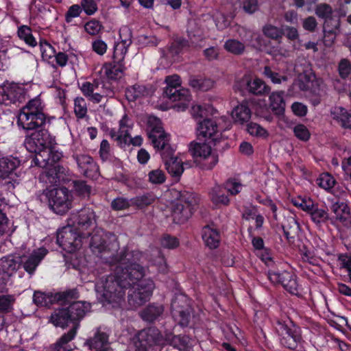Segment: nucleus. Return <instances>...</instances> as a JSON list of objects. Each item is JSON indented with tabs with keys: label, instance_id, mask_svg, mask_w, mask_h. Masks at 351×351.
Segmentation results:
<instances>
[{
	"label": "nucleus",
	"instance_id": "nucleus-1",
	"mask_svg": "<svg viewBox=\"0 0 351 351\" xmlns=\"http://www.w3.org/2000/svg\"><path fill=\"white\" fill-rule=\"evenodd\" d=\"M117 264L115 275L101 279L96 285L99 298L114 307L120 306L124 300L125 289L144 276V269L136 263L131 262L130 258L121 259Z\"/></svg>",
	"mask_w": 351,
	"mask_h": 351
},
{
	"label": "nucleus",
	"instance_id": "nucleus-2",
	"mask_svg": "<svg viewBox=\"0 0 351 351\" xmlns=\"http://www.w3.org/2000/svg\"><path fill=\"white\" fill-rule=\"evenodd\" d=\"M148 137L154 148L161 151L166 169L172 177L179 178L184 171L183 162L173 156L174 151L169 145V135L162 129L161 121L156 117L148 119Z\"/></svg>",
	"mask_w": 351,
	"mask_h": 351
},
{
	"label": "nucleus",
	"instance_id": "nucleus-3",
	"mask_svg": "<svg viewBox=\"0 0 351 351\" xmlns=\"http://www.w3.org/2000/svg\"><path fill=\"white\" fill-rule=\"evenodd\" d=\"M119 36L121 40L114 46L113 63L106 64L104 67L105 75L110 80H117L122 77L125 69L124 58L128 47L132 43L131 32L129 28L124 27L121 29Z\"/></svg>",
	"mask_w": 351,
	"mask_h": 351
},
{
	"label": "nucleus",
	"instance_id": "nucleus-4",
	"mask_svg": "<svg viewBox=\"0 0 351 351\" xmlns=\"http://www.w3.org/2000/svg\"><path fill=\"white\" fill-rule=\"evenodd\" d=\"M46 121L41 100L34 98L21 110L18 116V124L24 130H31L43 126Z\"/></svg>",
	"mask_w": 351,
	"mask_h": 351
},
{
	"label": "nucleus",
	"instance_id": "nucleus-5",
	"mask_svg": "<svg viewBox=\"0 0 351 351\" xmlns=\"http://www.w3.org/2000/svg\"><path fill=\"white\" fill-rule=\"evenodd\" d=\"M167 86L163 95L173 102H177L174 106L178 111H184L188 107L191 95L189 90L186 88H178L181 86V80L179 75H173L167 76L165 79Z\"/></svg>",
	"mask_w": 351,
	"mask_h": 351
},
{
	"label": "nucleus",
	"instance_id": "nucleus-6",
	"mask_svg": "<svg viewBox=\"0 0 351 351\" xmlns=\"http://www.w3.org/2000/svg\"><path fill=\"white\" fill-rule=\"evenodd\" d=\"M62 157L61 152L54 150L53 147L45 149L36 154L34 158L33 162L35 165L38 166L45 171L40 175L41 179L49 183L56 182V163L58 162Z\"/></svg>",
	"mask_w": 351,
	"mask_h": 351
},
{
	"label": "nucleus",
	"instance_id": "nucleus-7",
	"mask_svg": "<svg viewBox=\"0 0 351 351\" xmlns=\"http://www.w3.org/2000/svg\"><path fill=\"white\" fill-rule=\"evenodd\" d=\"M90 246L94 253L99 254L101 258L110 265H116L121 259L132 257L131 254H123L122 251L118 254V244L116 242L111 243L110 246L106 245L102 234L99 233L93 235Z\"/></svg>",
	"mask_w": 351,
	"mask_h": 351
},
{
	"label": "nucleus",
	"instance_id": "nucleus-8",
	"mask_svg": "<svg viewBox=\"0 0 351 351\" xmlns=\"http://www.w3.org/2000/svg\"><path fill=\"white\" fill-rule=\"evenodd\" d=\"M199 197L189 191L180 193L172 208L173 220L176 223H185L192 215V210L199 203Z\"/></svg>",
	"mask_w": 351,
	"mask_h": 351
},
{
	"label": "nucleus",
	"instance_id": "nucleus-9",
	"mask_svg": "<svg viewBox=\"0 0 351 351\" xmlns=\"http://www.w3.org/2000/svg\"><path fill=\"white\" fill-rule=\"evenodd\" d=\"M189 152L197 165L203 170H211L218 162V154L206 143H190Z\"/></svg>",
	"mask_w": 351,
	"mask_h": 351
},
{
	"label": "nucleus",
	"instance_id": "nucleus-10",
	"mask_svg": "<svg viewBox=\"0 0 351 351\" xmlns=\"http://www.w3.org/2000/svg\"><path fill=\"white\" fill-rule=\"evenodd\" d=\"M130 285L132 287L128 292V302L132 308H136L143 305L152 294L154 287L152 280L140 278Z\"/></svg>",
	"mask_w": 351,
	"mask_h": 351
},
{
	"label": "nucleus",
	"instance_id": "nucleus-11",
	"mask_svg": "<svg viewBox=\"0 0 351 351\" xmlns=\"http://www.w3.org/2000/svg\"><path fill=\"white\" fill-rule=\"evenodd\" d=\"M275 329L280 341L285 347L294 350L301 341L300 330L291 321L282 322L278 320L275 325Z\"/></svg>",
	"mask_w": 351,
	"mask_h": 351
},
{
	"label": "nucleus",
	"instance_id": "nucleus-12",
	"mask_svg": "<svg viewBox=\"0 0 351 351\" xmlns=\"http://www.w3.org/2000/svg\"><path fill=\"white\" fill-rule=\"evenodd\" d=\"M56 144L55 137L46 130H40L33 132L25 141L27 149L36 154L45 149L54 147Z\"/></svg>",
	"mask_w": 351,
	"mask_h": 351
},
{
	"label": "nucleus",
	"instance_id": "nucleus-13",
	"mask_svg": "<svg viewBox=\"0 0 351 351\" xmlns=\"http://www.w3.org/2000/svg\"><path fill=\"white\" fill-rule=\"evenodd\" d=\"M73 226L68 224L58 232L57 242L62 249L72 253L82 245V238Z\"/></svg>",
	"mask_w": 351,
	"mask_h": 351
},
{
	"label": "nucleus",
	"instance_id": "nucleus-14",
	"mask_svg": "<svg viewBox=\"0 0 351 351\" xmlns=\"http://www.w3.org/2000/svg\"><path fill=\"white\" fill-rule=\"evenodd\" d=\"M20 162L16 158H2L0 159V181H4L3 185L8 190L14 188L17 183V175L15 172Z\"/></svg>",
	"mask_w": 351,
	"mask_h": 351
},
{
	"label": "nucleus",
	"instance_id": "nucleus-15",
	"mask_svg": "<svg viewBox=\"0 0 351 351\" xmlns=\"http://www.w3.org/2000/svg\"><path fill=\"white\" fill-rule=\"evenodd\" d=\"M49 205L57 214L63 215L71 208V195L65 187L55 189L50 192Z\"/></svg>",
	"mask_w": 351,
	"mask_h": 351
},
{
	"label": "nucleus",
	"instance_id": "nucleus-16",
	"mask_svg": "<svg viewBox=\"0 0 351 351\" xmlns=\"http://www.w3.org/2000/svg\"><path fill=\"white\" fill-rule=\"evenodd\" d=\"M68 223L81 230H86L94 227L96 223V215L94 210L85 207L71 215Z\"/></svg>",
	"mask_w": 351,
	"mask_h": 351
},
{
	"label": "nucleus",
	"instance_id": "nucleus-17",
	"mask_svg": "<svg viewBox=\"0 0 351 351\" xmlns=\"http://www.w3.org/2000/svg\"><path fill=\"white\" fill-rule=\"evenodd\" d=\"M268 278L274 284H280L290 293H298V285L295 276L287 271L278 272L273 270L268 271Z\"/></svg>",
	"mask_w": 351,
	"mask_h": 351
},
{
	"label": "nucleus",
	"instance_id": "nucleus-18",
	"mask_svg": "<svg viewBox=\"0 0 351 351\" xmlns=\"http://www.w3.org/2000/svg\"><path fill=\"white\" fill-rule=\"evenodd\" d=\"M24 89L15 83L5 84L0 87V103L10 105L24 99Z\"/></svg>",
	"mask_w": 351,
	"mask_h": 351
},
{
	"label": "nucleus",
	"instance_id": "nucleus-19",
	"mask_svg": "<svg viewBox=\"0 0 351 351\" xmlns=\"http://www.w3.org/2000/svg\"><path fill=\"white\" fill-rule=\"evenodd\" d=\"M72 156L84 176L87 178H94L98 175L99 168L91 156L77 152H73Z\"/></svg>",
	"mask_w": 351,
	"mask_h": 351
},
{
	"label": "nucleus",
	"instance_id": "nucleus-20",
	"mask_svg": "<svg viewBox=\"0 0 351 351\" xmlns=\"http://www.w3.org/2000/svg\"><path fill=\"white\" fill-rule=\"evenodd\" d=\"M47 254V250L45 248H38L28 256L19 257L20 265H22L25 271L32 275Z\"/></svg>",
	"mask_w": 351,
	"mask_h": 351
},
{
	"label": "nucleus",
	"instance_id": "nucleus-21",
	"mask_svg": "<svg viewBox=\"0 0 351 351\" xmlns=\"http://www.w3.org/2000/svg\"><path fill=\"white\" fill-rule=\"evenodd\" d=\"M135 342L138 346H145L148 349L152 345L162 343V336L156 328H149L141 330Z\"/></svg>",
	"mask_w": 351,
	"mask_h": 351
},
{
	"label": "nucleus",
	"instance_id": "nucleus-22",
	"mask_svg": "<svg viewBox=\"0 0 351 351\" xmlns=\"http://www.w3.org/2000/svg\"><path fill=\"white\" fill-rule=\"evenodd\" d=\"M330 209L337 221L345 226H351V213L346 203L337 201L331 205Z\"/></svg>",
	"mask_w": 351,
	"mask_h": 351
},
{
	"label": "nucleus",
	"instance_id": "nucleus-23",
	"mask_svg": "<svg viewBox=\"0 0 351 351\" xmlns=\"http://www.w3.org/2000/svg\"><path fill=\"white\" fill-rule=\"evenodd\" d=\"M86 344L94 351H111L108 335L100 329L97 330L94 337L87 340Z\"/></svg>",
	"mask_w": 351,
	"mask_h": 351
},
{
	"label": "nucleus",
	"instance_id": "nucleus-24",
	"mask_svg": "<svg viewBox=\"0 0 351 351\" xmlns=\"http://www.w3.org/2000/svg\"><path fill=\"white\" fill-rule=\"evenodd\" d=\"M218 129L216 122L212 119H206L199 123L197 135L205 138H212L215 141L218 136Z\"/></svg>",
	"mask_w": 351,
	"mask_h": 351
},
{
	"label": "nucleus",
	"instance_id": "nucleus-25",
	"mask_svg": "<svg viewBox=\"0 0 351 351\" xmlns=\"http://www.w3.org/2000/svg\"><path fill=\"white\" fill-rule=\"evenodd\" d=\"M66 308L71 319H73V325H74V324H79L80 320L84 317L86 312L90 308V305L89 303L77 301L72 302Z\"/></svg>",
	"mask_w": 351,
	"mask_h": 351
},
{
	"label": "nucleus",
	"instance_id": "nucleus-26",
	"mask_svg": "<svg viewBox=\"0 0 351 351\" xmlns=\"http://www.w3.org/2000/svg\"><path fill=\"white\" fill-rule=\"evenodd\" d=\"M243 81L245 82L249 93L253 95L262 96L270 92V87L259 78L253 80L245 78Z\"/></svg>",
	"mask_w": 351,
	"mask_h": 351
},
{
	"label": "nucleus",
	"instance_id": "nucleus-27",
	"mask_svg": "<svg viewBox=\"0 0 351 351\" xmlns=\"http://www.w3.org/2000/svg\"><path fill=\"white\" fill-rule=\"evenodd\" d=\"M99 83L96 81L93 82H85L80 86V90L83 95L90 101L98 104L101 101L104 95L96 92L98 89Z\"/></svg>",
	"mask_w": 351,
	"mask_h": 351
},
{
	"label": "nucleus",
	"instance_id": "nucleus-28",
	"mask_svg": "<svg viewBox=\"0 0 351 351\" xmlns=\"http://www.w3.org/2000/svg\"><path fill=\"white\" fill-rule=\"evenodd\" d=\"M166 341L181 351H189L192 348V341L186 335L169 334L166 337Z\"/></svg>",
	"mask_w": 351,
	"mask_h": 351
},
{
	"label": "nucleus",
	"instance_id": "nucleus-29",
	"mask_svg": "<svg viewBox=\"0 0 351 351\" xmlns=\"http://www.w3.org/2000/svg\"><path fill=\"white\" fill-rule=\"evenodd\" d=\"M19 257L7 256L0 258V272L12 276L19 268Z\"/></svg>",
	"mask_w": 351,
	"mask_h": 351
},
{
	"label": "nucleus",
	"instance_id": "nucleus-30",
	"mask_svg": "<svg viewBox=\"0 0 351 351\" xmlns=\"http://www.w3.org/2000/svg\"><path fill=\"white\" fill-rule=\"evenodd\" d=\"M202 239L209 248L215 249L219 245L220 236L215 228L210 226H206L202 230Z\"/></svg>",
	"mask_w": 351,
	"mask_h": 351
},
{
	"label": "nucleus",
	"instance_id": "nucleus-31",
	"mask_svg": "<svg viewBox=\"0 0 351 351\" xmlns=\"http://www.w3.org/2000/svg\"><path fill=\"white\" fill-rule=\"evenodd\" d=\"M283 91H274L269 96V108L277 115L282 114L285 109Z\"/></svg>",
	"mask_w": 351,
	"mask_h": 351
},
{
	"label": "nucleus",
	"instance_id": "nucleus-32",
	"mask_svg": "<svg viewBox=\"0 0 351 351\" xmlns=\"http://www.w3.org/2000/svg\"><path fill=\"white\" fill-rule=\"evenodd\" d=\"M51 322L56 326L64 328L70 323L73 324V319L66 308L56 310L50 316Z\"/></svg>",
	"mask_w": 351,
	"mask_h": 351
},
{
	"label": "nucleus",
	"instance_id": "nucleus-33",
	"mask_svg": "<svg viewBox=\"0 0 351 351\" xmlns=\"http://www.w3.org/2000/svg\"><path fill=\"white\" fill-rule=\"evenodd\" d=\"M172 314L174 319L183 326L189 324L190 319V313L189 308H183L179 306V302L176 300L171 304Z\"/></svg>",
	"mask_w": 351,
	"mask_h": 351
},
{
	"label": "nucleus",
	"instance_id": "nucleus-34",
	"mask_svg": "<svg viewBox=\"0 0 351 351\" xmlns=\"http://www.w3.org/2000/svg\"><path fill=\"white\" fill-rule=\"evenodd\" d=\"M232 117L235 123L243 124L250 120L251 117V110L247 104H241L233 109Z\"/></svg>",
	"mask_w": 351,
	"mask_h": 351
},
{
	"label": "nucleus",
	"instance_id": "nucleus-35",
	"mask_svg": "<svg viewBox=\"0 0 351 351\" xmlns=\"http://www.w3.org/2000/svg\"><path fill=\"white\" fill-rule=\"evenodd\" d=\"M223 186L216 184L211 188L209 196L212 202L218 206H228L230 204V199L223 193Z\"/></svg>",
	"mask_w": 351,
	"mask_h": 351
},
{
	"label": "nucleus",
	"instance_id": "nucleus-36",
	"mask_svg": "<svg viewBox=\"0 0 351 351\" xmlns=\"http://www.w3.org/2000/svg\"><path fill=\"white\" fill-rule=\"evenodd\" d=\"M152 93V88L144 85L135 84L126 89L125 95L128 100L134 101L137 98L149 95Z\"/></svg>",
	"mask_w": 351,
	"mask_h": 351
},
{
	"label": "nucleus",
	"instance_id": "nucleus-37",
	"mask_svg": "<svg viewBox=\"0 0 351 351\" xmlns=\"http://www.w3.org/2000/svg\"><path fill=\"white\" fill-rule=\"evenodd\" d=\"M333 119L335 120L342 128L351 129V112L343 108H335L332 112Z\"/></svg>",
	"mask_w": 351,
	"mask_h": 351
},
{
	"label": "nucleus",
	"instance_id": "nucleus-38",
	"mask_svg": "<svg viewBox=\"0 0 351 351\" xmlns=\"http://www.w3.org/2000/svg\"><path fill=\"white\" fill-rule=\"evenodd\" d=\"M164 311V307L160 304H151L147 306L141 313L143 319L152 322L159 317Z\"/></svg>",
	"mask_w": 351,
	"mask_h": 351
},
{
	"label": "nucleus",
	"instance_id": "nucleus-39",
	"mask_svg": "<svg viewBox=\"0 0 351 351\" xmlns=\"http://www.w3.org/2000/svg\"><path fill=\"white\" fill-rule=\"evenodd\" d=\"M315 13L319 18L324 19V23H327V25L334 24L335 20L332 19L333 10L330 5L324 3L317 5Z\"/></svg>",
	"mask_w": 351,
	"mask_h": 351
},
{
	"label": "nucleus",
	"instance_id": "nucleus-40",
	"mask_svg": "<svg viewBox=\"0 0 351 351\" xmlns=\"http://www.w3.org/2000/svg\"><path fill=\"white\" fill-rule=\"evenodd\" d=\"M128 122L129 119L127 115H124L119 121V130L118 132L117 141L121 145H125L128 142V140H130L128 138V133L130 127L128 124Z\"/></svg>",
	"mask_w": 351,
	"mask_h": 351
},
{
	"label": "nucleus",
	"instance_id": "nucleus-41",
	"mask_svg": "<svg viewBox=\"0 0 351 351\" xmlns=\"http://www.w3.org/2000/svg\"><path fill=\"white\" fill-rule=\"evenodd\" d=\"M33 300L37 306H49L56 302V298L55 294L36 291L34 293Z\"/></svg>",
	"mask_w": 351,
	"mask_h": 351
},
{
	"label": "nucleus",
	"instance_id": "nucleus-42",
	"mask_svg": "<svg viewBox=\"0 0 351 351\" xmlns=\"http://www.w3.org/2000/svg\"><path fill=\"white\" fill-rule=\"evenodd\" d=\"M155 200V195L153 193H147L132 198L130 202L131 205L142 209L152 204Z\"/></svg>",
	"mask_w": 351,
	"mask_h": 351
},
{
	"label": "nucleus",
	"instance_id": "nucleus-43",
	"mask_svg": "<svg viewBox=\"0 0 351 351\" xmlns=\"http://www.w3.org/2000/svg\"><path fill=\"white\" fill-rule=\"evenodd\" d=\"M339 27V21L336 20L334 24L327 25V23H324L323 30L324 34V43L326 45H331L333 44L335 37L336 31Z\"/></svg>",
	"mask_w": 351,
	"mask_h": 351
},
{
	"label": "nucleus",
	"instance_id": "nucleus-44",
	"mask_svg": "<svg viewBox=\"0 0 351 351\" xmlns=\"http://www.w3.org/2000/svg\"><path fill=\"white\" fill-rule=\"evenodd\" d=\"M79 325V324H74L69 331L64 334L56 342V348H71L69 346H67V343L75 338Z\"/></svg>",
	"mask_w": 351,
	"mask_h": 351
},
{
	"label": "nucleus",
	"instance_id": "nucleus-45",
	"mask_svg": "<svg viewBox=\"0 0 351 351\" xmlns=\"http://www.w3.org/2000/svg\"><path fill=\"white\" fill-rule=\"evenodd\" d=\"M284 233L287 239L293 237L291 234H296L300 228L299 223L295 217L290 216L285 219V221L282 225Z\"/></svg>",
	"mask_w": 351,
	"mask_h": 351
},
{
	"label": "nucleus",
	"instance_id": "nucleus-46",
	"mask_svg": "<svg viewBox=\"0 0 351 351\" xmlns=\"http://www.w3.org/2000/svg\"><path fill=\"white\" fill-rule=\"evenodd\" d=\"M18 36L30 47H35L37 42L32 34V29L27 25H21L18 29Z\"/></svg>",
	"mask_w": 351,
	"mask_h": 351
},
{
	"label": "nucleus",
	"instance_id": "nucleus-47",
	"mask_svg": "<svg viewBox=\"0 0 351 351\" xmlns=\"http://www.w3.org/2000/svg\"><path fill=\"white\" fill-rule=\"evenodd\" d=\"M263 34L272 40H279L282 39L284 32L282 29L271 24H266L262 29Z\"/></svg>",
	"mask_w": 351,
	"mask_h": 351
},
{
	"label": "nucleus",
	"instance_id": "nucleus-48",
	"mask_svg": "<svg viewBox=\"0 0 351 351\" xmlns=\"http://www.w3.org/2000/svg\"><path fill=\"white\" fill-rule=\"evenodd\" d=\"M5 206V198L0 194V237L10 230V223L6 215L3 213Z\"/></svg>",
	"mask_w": 351,
	"mask_h": 351
},
{
	"label": "nucleus",
	"instance_id": "nucleus-49",
	"mask_svg": "<svg viewBox=\"0 0 351 351\" xmlns=\"http://www.w3.org/2000/svg\"><path fill=\"white\" fill-rule=\"evenodd\" d=\"M189 84L194 88L202 91H207L213 87L214 81L210 79L193 78L190 80Z\"/></svg>",
	"mask_w": 351,
	"mask_h": 351
},
{
	"label": "nucleus",
	"instance_id": "nucleus-50",
	"mask_svg": "<svg viewBox=\"0 0 351 351\" xmlns=\"http://www.w3.org/2000/svg\"><path fill=\"white\" fill-rule=\"evenodd\" d=\"M224 48L234 55H241L244 52L245 45L235 39L228 40L224 44Z\"/></svg>",
	"mask_w": 351,
	"mask_h": 351
},
{
	"label": "nucleus",
	"instance_id": "nucleus-51",
	"mask_svg": "<svg viewBox=\"0 0 351 351\" xmlns=\"http://www.w3.org/2000/svg\"><path fill=\"white\" fill-rule=\"evenodd\" d=\"M294 204L308 213L311 218L319 208L318 204L315 203L311 199H301L300 202H295Z\"/></svg>",
	"mask_w": 351,
	"mask_h": 351
},
{
	"label": "nucleus",
	"instance_id": "nucleus-52",
	"mask_svg": "<svg viewBox=\"0 0 351 351\" xmlns=\"http://www.w3.org/2000/svg\"><path fill=\"white\" fill-rule=\"evenodd\" d=\"M88 112L86 100L82 97H77L74 100V112L78 119H83Z\"/></svg>",
	"mask_w": 351,
	"mask_h": 351
},
{
	"label": "nucleus",
	"instance_id": "nucleus-53",
	"mask_svg": "<svg viewBox=\"0 0 351 351\" xmlns=\"http://www.w3.org/2000/svg\"><path fill=\"white\" fill-rule=\"evenodd\" d=\"M56 302L69 303L72 300L78 298V292L76 289L67 290L55 294Z\"/></svg>",
	"mask_w": 351,
	"mask_h": 351
},
{
	"label": "nucleus",
	"instance_id": "nucleus-54",
	"mask_svg": "<svg viewBox=\"0 0 351 351\" xmlns=\"http://www.w3.org/2000/svg\"><path fill=\"white\" fill-rule=\"evenodd\" d=\"M223 189H226L230 195H236L241 191L242 184L235 178H229L223 184Z\"/></svg>",
	"mask_w": 351,
	"mask_h": 351
},
{
	"label": "nucleus",
	"instance_id": "nucleus-55",
	"mask_svg": "<svg viewBox=\"0 0 351 351\" xmlns=\"http://www.w3.org/2000/svg\"><path fill=\"white\" fill-rule=\"evenodd\" d=\"M317 181L318 185L325 190L332 189L335 184V178L328 173H322Z\"/></svg>",
	"mask_w": 351,
	"mask_h": 351
},
{
	"label": "nucleus",
	"instance_id": "nucleus-56",
	"mask_svg": "<svg viewBox=\"0 0 351 351\" xmlns=\"http://www.w3.org/2000/svg\"><path fill=\"white\" fill-rule=\"evenodd\" d=\"M264 75L269 78L274 84H281L288 80L287 76L281 75L278 73L273 71L270 67L265 66L263 71Z\"/></svg>",
	"mask_w": 351,
	"mask_h": 351
},
{
	"label": "nucleus",
	"instance_id": "nucleus-57",
	"mask_svg": "<svg viewBox=\"0 0 351 351\" xmlns=\"http://www.w3.org/2000/svg\"><path fill=\"white\" fill-rule=\"evenodd\" d=\"M149 181L154 184H161L165 182L166 176L160 169H154L148 173Z\"/></svg>",
	"mask_w": 351,
	"mask_h": 351
},
{
	"label": "nucleus",
	"instance_id": "nucleus-58",
	"mask_svg": "<svg viewBox=\"0 0 351 351\" xmlns=\"http://www.w3.org/2000/svg\"><path fill=\"white\" fill-rule=\"evenodd\" d=\"M15 301L14 296L3 295L0 296V312H8L12 308Z\"/></svg>",
	"mask_w": 351,
	"mask_h": 351
},
{
	"label": "nucleus",
	"instance_id": "nucleus-59",
	"mask_svg": "<svg viewBox=\"0 0 351 351\" xmlns=\"http://www.w3.org/2000/svg\"><path fill=\"white\" fill-rule=\"evenodd\" d=\"M241 6L243 11L248 14H252L259 10L258 0H243Z\"/></svg>",
	"mask_w": 351,
	"mask_h": 351
},
{
	"label": "nucleus",
	"instance_id": "nucleus-60",
	"mask_svg": "<svg viewBox=\"0 0 351 351\" xmlns=\"http://www.w3.org/2000/svg\"><path fill=\"white\" fill-rule=\"evenodd\" d=\"M247 130L251 135L257 136H267V130L256 123H250L247 126Z\"/></svg>",
	"mask_w": 351,
	"mask_h": 351
},
{
	"label": "nucleus",
	"instance_id": "nucleus-61",
	"mask_svg": "<svg viewBox=\"0 0 351 351\" xmlns=\"http://www.w3.org/2000/svg\"><path fill=\"white\" fill-rule=\"evenodd\" d=\"M316 224L325 223L329 219V215L326 209L319 208L311 218Z\"/></svg>",
	"mask_w": 351,
	"mask_h": 351
},
{
	"label": "nucleus",
	"instance_id": "nucleus-62",
	"mask_svg": "<svg viewBox=\"0 0 351 351\" xmlns=\"http://www.w3.org/2000/svg\"><path fill=\"white\" fill-rule=\"evenodd\" d=\"M338 71L343 79L348 77L351 73V62L348 59H342L339 63Z\"/></svg>",
	"mask_w": 351,
	"mask_h": 351
},
{
	"label": "nucleus",
	"instance_id": "nucleus-63",
	"mask_svg": "<svg viewBox=\"0 0 351 351\" xmlns=\"http://www.w3.org/2000/svg\"><path fill=\"white\" fill-rule=\"evenodd\" d=\"M293 132L295 136L304 141H306L310 138V132L307 128L302 124H299L294 127Z\"/></svg>",
	"mask_w": 351,
	"mask_h": 351
},
{
	"label": "nucleus",
	"instance_id": "nucleus-64",
	"mask_svg": "<svg viewBox=\"0 0 351 351\" xmlns=\"http://www.w3.org/2000/svg\"><path fill=\"white\" fill-rule=\"evenodd\" d=\"M84 28L88 34L96 35L100 32L101 25L98 21L91 20L85 24Z\"/></svg>",
	"mask_w": 351,
	"mask_h": 351
}]
</instances>
